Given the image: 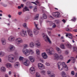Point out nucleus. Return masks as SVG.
<instances>
[{
	"mask_svg": "<svg viewBox=\"0 0 77 77\" xmlns=\"http://www.w3.org/2000/svg\"><path fill=\"white\" fill-rule=\"evenodd\" d=\"M58 68L59 70H62L64 68L66 71L68 70V68L67 66L66 65L65 63L64 62H63L62 63L61 62H59L57 63Z\"/></svg>",
	"mask_w": 77,
	"mask_h": 77,
	"instance_id": "nucleus-1",
	"label": "nucleus"
},
{
	"mask_svg": "<svg viewBox=\"0 0 77 77\" xmlns=\"http://www.w3.org/2000/svg\"><path fill=\"white\" fill-rule=\"evenodd\" d=\"M22 52L24 54H25L26 56H29L30 53H31V54H34V51H33L32 50H29L25 48H23L22 50Z\"/></svg>",
	"mask_w": 77,
	"mask_h": 77,
	"instance_id": "nucleus-2",
	"label": "nucleus"
},
{
	"mask_svg": "<svg viewBox=\"0 0 77 77\" xmlns=\"http://www.w3.org/2000/svg\"><path fill=\"white\" fill-rule=\"evenodd\" d=\"M15 41H16V44L17 45L20 44L21 43H23V40L21 38H16Z\"/></svg>",
	"mask_w": 77,
	"mask_h": 77,
	"instance_id": "nucleus-3",
	"label": "nucleus"
},
{
	"mask_svg": "<svg viewBox=\"0 0 77 77\" xmlns=\"http://www.w3.org/2000/svg\"><path fill=\"white\" fill-rule=\"evenodd\" d=\"M52 15L53 17H56V18H60V13L58 12L53 13Z\"/></svg>",
	"mask_w": 77,
	"mask_h": 77,
	"instance_id": "nucleus-4",
	"label": "nucleus"
},
{
	"mask_svg": "<svg viewBox=\"0 0 77 77\" xmlns=\"http://www.w3.org/2000/svg\"><path fill=\"white\" fill-rule=\"evenodd\" d=\"M54 57L56 59H57V60H59V59L62 60V59H63V56H62V55H60L59 56V55L57 54H55Z\"/></svg>",
	"mask_w": 77,
	"mask_h": 77,
	"instance_id": "nucleus-5",
	"label": "nucleus"
},
{
	"mask_svg": "<svg viewBox=\"0 0 77 77\" xmlns=\"http://www.w3.org/2000/svg\"><path fill=\"white\" fill-rule=\"evenodd\" d=\"M14 56L13 54H11L8 56V60L10 62H14L13 60H14Z\"/></svg>",
	"mask_w": 77,
	"mask_h": 77,
	"instance_id": "nucleus-6",
	"label": "nucleus"
},
{
	"mask_svg": "<svg viewBox=\"0 0 77 77\" xmlns=\"http://www.w3.org/2000/svg\"><path fill=\"white\" fill-rule=\"evenodd\" d=\"M46 51L50 54H53L54 53V50L52 48H50L49 49H47L46 50Z\"/></svg>",
	"mask_w": 77,
	"mask_h": 77,
	"instance_id": "nucleus-7",
	"label": "nucleus"
},
{
	"mask_svg": "<svg viewBox=\"0 0 77 77\" xmlns=\"http://www.w3.org/2000/svg\"><path fill=\"white\" fill-rule=\"evenodd\" d=\"M20 34L23 37H26L27 36V32L26 31L22 30L20 33Z\"/></svg>",
	"mask_w": 77,
	"mask_h": 77,
	"instance_id": "nucleus-8",
	"label": "nucleus"
},
{
	"mask_svg": "<svg viewBox=\"0 0 77 77\" xmlns=\"http://www.w3.org/2000/svg\"><path fill=\"white\" fill-rule=\"evenodd\" d=\"M43 38L44 39H45L46 41H47V40H46V39H47L49 43H50V44H51V41L50 39V38L48 37V36L46 35H44V36H43Z\"/></svg>",
	"mask_w": 77,
	"mask_h": 77,
	"instance_id": "nucleus-9",
	"label": "nucleus"
},
{
	"mask_svg": "<svg viewBox=\"0 0 77 77\" xmlns=\"http://www.w3.org/2000/svg\"><path fill=\"white\" fill-rule=\"evenodd\" d=\"M29 71L32 74H34L35 72V69L34 67H31L29 69Z\"/></svg>",
	"mask_w": 77,
	"mask_h": 77,
	"instance_id": "nucleus-10",
	"label": "nucleus"
},
{
	"mask_svg": "<svg viewBox=\"0 0 77 77\" xmlns=\"http://www.w3.org/2000/svg\"><path fill=\"white\" fill-rule=\"evenodd\" d=\"M38 66L40 69H44L45 68L44 65L41 63H38Z\"/></svg>",
	"mask_w": 77,
	"mask_h": 77,
	"instance_id": "nucleus-11",
	"label": "nucleus"
},
{
	"mask_svg": "<svg viewBox=\"0 0 77 77\" xmlns=\"http://www.w3.org/2000/svg\"><path fill=\"white\" fill-rule=\"evenodd\" d=\"M8 41L10 42H12L15 40V37L12 35H11L8 38Z\"/></svg>",
	"mask_w": 77,
	"mask_h": 77,
	"instance_id": "nucleus-12",
	"label": "nucleus"
},
{
	"mask_svg": "<svg viewBox=\"0 0 77 77\" xmlns=\"http://www.w3.org/2000/svg\"><path fill=\"white\" fill-rule=\"evenodd\" d=\"M27 32L29 35L30 37H33V32L31 30L28 29L27 30Z\"/></svg>",
	"mask_w": 77,
	"mask_h": 77,
	"instance_id": "nucleus-13",
	"label": "nucleus"
},
{
	"mask_svg": "<svg viewBox=\"0 0 77 77\" xmlns=\"http://www.w3.org/2000/svg\"><path fill=\"white\" fill-rule=\"evenodd\" d=\"M5 66H6L7 68H11L12 67V64L9 63L6 64Z\"/></svg>",
	"mask_w": 77,
	"mask_h": 77,
	"instance_id": "nucleus-14",
	"label": "nucleus"
},
{
	"mask_svg": "<svg viewBox=\"0 0 77 77\" xmlns=\"http://www.w3.org/2000/svg\"><path fill=\"white\" fill-rule=\"evenodd\" d=\"M42 56L44 59H47V58L48 57V56H47V54H46L45 52L42 53Z\"/></svg>",
	"mask_w": 77,
	"mask_h": 77,
	"instance_id": "nucleus-15",
	"label": "nucleus"
},
{
	"mask_svg": "<svg viewBox=\"0 0 77 77\" xmlns=\"http://www.w3.org/2000/svg\"><path fill=\"white\" fill-rule=\"evenodd\" d=\"M9 49L10 51H12L15 50V47L12 45H10L9 47Z\"/></svg>",
	"mask_w": 77,
	"mask_h": 77,
	"instance_id": "nucleus-16",
	"label": "nucleus"
},
{
	"mask_svg": "<svg viewBox=\"0 0 77 77\" xmlns=\"http://www.w3.org/2000/svg\"><path fill=\"white\" fill-rule=\"evenodd\" d=\"M33 33L35 35H37L39 33V31L35 29H34L33 30Z\"/></svg>",
	"mask_w": 77,
	"mask_h": 77,
	"instance_id": "nucleus-17",
	"label": "nucleus"
},
{
	"mask_svg": "<svg viewBox=\"0 0 77 77\" xmlns=\"http://www.w3.org/2000/svg\"><path fill=\"white\" fill-rule=\"evenodd\" d=\"M29 59L32 62H34L35 59L32 56H29Z\"/></svg>",
	"mask_w": 77,
	"mask_h": 77,
	"instance_id": "nucleus-18",
	"label": "nucleus"
},
{
	"mask_svg": "<svg viewBox=\"0 0 77 77\" xmlns=\"http://www.w3.org/2000/svg\"><path fill=\"white\" fill-rule=\"evenodd\" d=\"M2 42L3 45H5V44H6V39L4 38H2Z\"/></svg>",
	"mask_w": 77,
	"mask_h": 77,
	"instance_id": "nucleus-19",
	"label": "nucleus"
},
{
	"mask_svg": "<svg viewBox=\"0 0 77 77\" xmlns=\"http://www.w3.org/2000/svg\"><path fill=\"white\" fill-rule=\"evenodd\" d=\"M19 65H20V63L19 62H16L15 63L14 65V67L15 68H18Z\"/></svg>",
	"mask_w": 77,
	"mask_h": 77,
	"instance_id": "nucleus-20",
	"label": "nucleus"
},
{
	"mask_svg": "<svg viewBox=\"0 0 77 77\" xmlns=\"http://www.w3.org/2000/svg\"><path fill=\"white\" fill-rule=\"evenodd\" d=\"M39 24L38 23H36L35 22H34V26H35L36 29L37 30H40V29L38 28V26Z\"/></svg>",
	"mask_w": 77,
	"mask_h": 77,
	"instance_id": "nucleus-21",
	"label": "nucleus"
},
{
	"mask_svg": "<svg viewBox=\"0 0 77 77\" xmlns=\"http://www.w3.org/2000/svg\"><path fill=\"white\" fill-rule=\"evenodd\" d=\"M23 65H25V66H29V63L28 62V61L27 60H26V61L25 62H23Z\"/></svg>",
	"mask_w": 77,
	"mask_h": 77,
	"instance_id": "nucleus-22",
	"label": "nucleus"
},
{
	"mask_svg": "<svg viewBox=\"0 0 77 77\" xmlns=\"http://www.w3.org/2000/svg\"><path fill=\"white\" fill-rule=\"evenodd\" d=\"M1 72H4L6 71V68L4 66H2L1 68Z\"/></svg>",
	"mask_w": 77,
	"mask_h": 77,
	"instance_id": "nucleus-23",
	"label": "nucleus"
},
{
	"mask_svg": "<svg viewBox=\"0 0 77 77\" xmlns=\"http://www.w3.org/2000/svg\"><path fill=\"white\" fill-rule=\"evenodd\" d=\"M34 46H35V45L34 44V43L33 42H31L29 43V46L31 48H33L34 47Z\"/></svg>",
	"mask_w": 77,
	"mask_h": 77,
	"instance_id": "nucleus-24",
	"label": "nucleus"
},
{
	"mask_svg": "<svg viewBox=\"0 0 77 77\" xmlns=\"http://www.w3.org/2000/svg\"><path fill=\"white\" fill-rule=\"evenodd\" d=\"M35 45L38 48H40L41 47V43L39 42L36 43Z\"/></svg>",
	"mask_w": 77,
	"mask_h": 77,
	"instance_id": "nucleus-25",
	"label": "nucleus"
},
{
	"mask_svg": "<svg viewBox=\"0 0 77 77\" xmlns=\"http://www.w3.org/2000/svg\"><path fill=\"white\" fill-rule=\"evenodd\" d=\"M43 21V18L42 17H41L39 19V22L40 23V25L41 26H42V23Z\"/></svg>",
	"mask_w": 77,
	"mask_h": 77,
	"instance_id": "nucleus-26",
	"label": "nucleus"
},
{
	"mask_svg": "<svg viewBox=\"0 0 77 77\" xmlns=\"http://www.w3.org/2000/svg\"><path fill=\"white\" fill-rule=\"evenodd\" d=\"M61 75L62 77H67L66 75V73L64 72H63L61 73Z\"/></svg>",
	"mask_w": 77,
	"mask_h": 77,
	"instance_id": "nucleus-27",
	"label": "nucleus"
},
{
	"mask_svg": "<svg viewBox=\"0 0 77 77\" xmlns=\"http://www.w3.org/2000/svg\"><path fill=\"white\" fill-rule=\"evenodd\" d=\"M23 12H25V11H29V9L28 8L25 7V8H24L23 10Z\"/></svg>",
	"mask_w": 77,
	"mask_h": 77,
	"instance_id": "nucleus-28",
	"label": "nucleus"
},
{
	"mask_svg": "<svg viewBox=\"0 0 77 77\" xmlns=\"http://www.w3.org/2000/svg\"><path fill=\"white\" fill-rule=\"evenodd\" d=\"M39 14H37L36 17H34V20H38V19L39 18Z\"/></svg>",
	"mask_w": 77,
	"mask_h": 77,
	"instance_id": "nucleus-29",
	"label": "nucleus"
},
{
	"mask_svg": "<svg viewBox=\"0 0 77 77\" xmlns=\"http://www.w3.org/2000/svg\"><path fill=\"white\" fill-rule=\"evenodd\" d=\"M31 3H32V4H34V5H37V4H39V2H38V1H36V2H31Z\"/></svg>",
	"mask_w": 77,
	"mask_h": 77,
	"instance_id": "nucleus-30",
	"label": "nucleus"
},
{
	"mask_svg": "<svg viewBox=\"0 0 77 77\" xmlns=\"http://www.w3.org/2000/svg\"><path fill=\"white\" fill-rule=\"evenodd\" d=\"M60 47L62 49H65V46L64 45V44H61Z\"/></svg>",
	"mask_w": 77,
	"mask_h": 77,
	"instance_id": "nucleus-31",
	"label": "nucleus"
},
{
	"mask_svg": "<svg viewBox=\"0 0 77 77\" xmlns=\"http://www.w3.org/2000/svg\"><path fill=\"white\" fill-rule=\"evenodd\" d=\"M66 46L68 47V48H71L72 47V46L70 43H67L66 45Z\"/></svg>",
	"mask_w": 77,
	"mask_h": 77,
	"instance_id": "nucleus-32",
	"label": "nucleus"
},
{
	"mask_svg": "<svg viewBox=\"0 0 77 77\" xmlns=\"http://www.w3.org/2000/svg\"><path fill=\"white\" fill-rule=\"evenodd\" d=\"M68 37L69 38V39H72V38H73V37H72V34L70 33V34H69V36Z\"/></svg>",
	"mask_w": 77,
	"mask_h": 77,
	"instance_id": "nucleus-33",
	"label": "nucleus"
},
{
	"mask_svg": "<svg viewBox=\"0 0 77 77\" xmlns=\"http://www.w3.org/2000/svg\"><path fill=\"white\" fill-rule=\"evenodd\" d=\"M42 17L44 19H47V15L45 14H44L42 15Z\"/></svg>",
	"mask_w": 77,
	"mask_h": 77,
	"instance_id": "nucleus-34",
	"label": "nucleus"
},
{
	"mask_svg": "<svg viewBox=\"0 0 77 77\" xmlns=\"http://www.w3.org/2000/svg\"><path fill=\"white\" fill-rule=\"evenodd\" d=\"M33 11L34 12H36L37 11V6H35L33 7Z\"/></svg>",
	"mask_w": 77,
	"mask_h": 77,
	"instance_id": "nucleus-35",
	"label": "nucleus"
},
{
	"mask_svg": "<svg viewBox=\"0 0 77 77\" xmlns=\"http://www.w3.org/2000/svg\"><path fill=\"white\" fill-rule=\"evenodd\" d=\"M23 59H24V57L21 56H20L19 58V60H20V61H21V60H23Z\"/></svg>",
	"mask_w": 77,
	"mask_h": 77,
	"instance_id": "nucleus-36",
	"label": "nucleus"
},
{
	"mask_svg": "<svg viewBox=\"0 0 77 77\" xmlns=\"http://www.w3.org/2000/svg\"><path fill=\"white\" fill-rule=\"evenodd\" d=\"M36 77H41V75H40L38 73V72H37L36 73Z\"/></svg>",
	"mask_w": 77,
	"mask_h": 77,
	"instance_id": "nucleus-37",
	"label": "nucleus"
},
{
	"mask_svg": "<svg viewBox=\"0 0 77 77\" xmlns=\"http://www.w3.org/2000/svg\"><path fill=\"white\" fill-rule=\"evenodd\" d=\"M36 52L37 54H38V55H39L40 52H39V49H37L36 50Z\"/></svg>",
	"mask_w": 77,
	"mask_h": 77,
	"instance_id": "nucleus-38",
	"label": "nucleus"
},
{
	"mask_svg": "<svg viewBox=\"0 0 77 77\" xmlns=\"http://www.w3.org/2000/svg\"><path fill=\"white\" fill-rule=\"evenodd\" d=\"M50 77H55V74L52 73L50 75Z\"/></svg>",
	"mask_w": 77,
	"mask_h": 77,
	"instance_id": "nucleus-39",
	"label": "nucleus"
},
{
	"mask_svg": "<svg viewBox=\"0 0 77 77\" xmlns=\"http://www.w3.org/2000/svg\"><path fill=\"white\" fill-rule=\"evenodd\" d=\"M52 27L53 29H54V28H55V27H56V25L55 24V23H54L52 25Z\"/></svg>",
	"mask_w": 77,
	"mask_h": 77,
	"instance_id": "nucleus-40",
	"label": "nucleus"
},
{
	"mask_svg": "<svg viewBox=\"0 0 77 77\" xmlns=\"http://www.w3.org/2000/svg\"><path fill=\"white\" fill-rule=\"evenodd\" d=\"M56 49L57 51H59L60 50V49L57 46L56 47Z\"/></svg>",
	"mask_w": 77,
	"mask_h": 77,
	"instance_id": "nucleus-41",
	"label": "nucleus"
},
{
	"mask_svg": "<svg viewBox=\"0 0 77 77\" xmlns=\"http://www.w3.org/2000/svg\"><path fill=\"white\" fill-rule=\"evenodd\" d=\"M70 29H71V28H66V31H68V32H70L71 31V30H70Z\"/></svg>",
	"mask_w": 77,
	"mask_h": 77,
	"instance_id": "nucleus-42",
	"label": "nucleus"
},
{
	"mask_svg": "<svg viewBox=\"0 0 77 77\" xmlns=\"http://www.w3.org/2000/svg\"><path fill=\"white\" fill-rule=\"evenodd\" d=\"M23 26L24 27L26 28L27 27V24L26 23H24L23 24Z\"/></svg>",
	"mask_w": 77,
	"mask_h": 77,
	"instance_id": "nucleus-43",
	"label": "nucleus"
},
{
	"mask_svg": "<svg viewBox=\"0 0 77 77\" xmlns=\"http://www.w3.org/2000/svg\"><path fill=\"white\" fill-rule=\"evenodd\" d=\"M71 20L73 21H74V22H75V21L76 20V18H75V17H74L73 18V19Z\"/></svg>",
	"mask_w": 77,
	"mask_h": 77,
	"instance_id": "nucleus-44",
	"label": "nucleus"
},
{
	"mask_svg": "<svg viewBox=\"0 0 77 77\" xmlns=\"http://www.w3.org/2000/svg\"><path fill=\"white\" fill-rule=\"evenodd\" d=\"M49 23L50 26H52L54 23H53V22L51 21H50Z\"/></svg>",
	"mask_w": 77,
	"mask_h": 77,
	"instance_id": "nucleus-45",
	"label": "nucleus"
},
{
	"mask_svg": "<svg viewBox=\"0 0 77 77\" xmlns=\"http://www.w3.org/2000/svg\"><path fill=\"white\" fill-rule=\"evenodd\" d=\"M71 74L72 75H74V74H75V73H74V71H72L71 72Z\"/></svg>",
	"mask_w": 77,
	"mask_h": 77,
	"instance_id": "nucleus-46",
	"label": "nucleus"
},
{
	"mask_svg": "<svg viewBox=\"0 0 77 77\" xmlns=\"http://www.w3.org/2000/svg\"><path fill=\"white\" fill-rule=\"evenodd\" d=\"M28 47V45L27 44H25L23 45L24 48H27Z\"/></svg>",
	"mask_w": 77,
	"mask_h": 77,
	"instance_id": "nucleus-47",
	"label": "nucleus"
},
{
	"mask_svg": "<svg viewBox=\"0 0 77 77\" xmlns=\"http://www.w3.org/2000/svg\"><path fill=\"white\" fill-rule=\"evenodd\" d=\"M48 35H49L50 36H51V31H48Z\"/></svg>",
	"mask_w": 77,
	"mask_h": 77,
	"instance_id": "nucleus-48",
	"label": "nucleus"
},
{
	"mask_svg": "<svg viewBox=\"0 0 77 77\" xmlns=\"http://www.w3.org/2000/svg\"><path fill=\"white\" fill-rule=\"evenodd\" d=\"M45 64L46 65H47V66H50V64L48 62H46L45 63Z\"/></svg>",
	"mask_w": 77,
	"mask_h": 77,
	"instance_id": "nucleus-49",
	"label": "nucleus"
},
{
	"mask_svg": "<svg viewBox=\"0 0 77 77\" xmlns=\"http://www.w3.org/2000/svg\"><path fill=\"white\" fill-rule=\"evenodd\" d=\"M2 6L5 7H7L8 6V5L6 4H4Z\"/></svg>",
	"mask_w": 77,
	"mask_h": 77,
	"instance_id": "nucleus-50",
	"label": "nucleus"
},
{
	"mask_svg": "<svg viewBox=\"0 0 77 77\" xmlns=\"http://www.w3.org/2000/svg\"><path fill=\"white\" fill-rule=\"evenodd\" d=\"M41 73H42L43 74H44V73H45V70H42L41 71Z\"/></svg>",
	"mask_w": 77,
	"mask_h": 77,
	"instance_id": "nucleus-51",
	"label": "nucleus"
},
{
	"mask_svg": "<svg viewBox=\"0 0 77 77\" xmlns=\"http://www.w3.org/2000/svg\"><path fill=\"white\" fill-rule=\"evenodd\" d=\"M66 37H68V36H69V34H70V33H66Z\"/></svg>",
	"mask_w": 77,
	"mask_h": 77,
	"instance_id": "nucleus-52",
	"label": "nucleus"
},
{
	"mask_svg": "<svg viewBox=\"0 0 77 77\" xmlns=\"http://www.w3.org/2000/svg\"><path fill=\"white\" fill-rule=\"evenodd\" d=\"M47 29L48 31V30H52V28H47Z\"/></svg>",
	"mask_w": 77,
	"mask_h": 77,
	"instance_id": "nucleus-53",
	"label": "nucleus"
},
{
	"mask_svg": "<svg viewBox=\"0 0 77 77\" xmlns=\"http://www.w3.org/2000/svg\"><path fill=\"white\" fill-rule=\"evenodd\" d=\"M47 74L48 75H49V74H51V72L50 71H47Z\"/></svg>",
	"mask_w": 77,
	"mask_h": 77,
	"instance_id": "nucleus-54",
	"label": "nucleus"
},
{
	"mask_svg": "<svg viewBox=\"0 0 77 77\" xmlns=\"http://www.w3.org/2000/svg\"><path fill=\"white\" fill-rule=\"evenodd\" d=\"M58 53H59L60 54V53H62V51L60 49V50L59 51H57Z\"/></svg>",
	"mask_w": 77,
	"mask_h": 77,
	"instance_id": "nucleus-55",
	"label": "nucleus"
},
{
	"mask_svg": "<svg viewBox=\"0 0 77 77\" xmlns=\"http://www.w3.org/2000/svg\"><path fill=\"white\" fill-rule=\"evenodd\" d=\"M70 61H71V60L69 59V60H68L67 62H66V63H69V62H70Z\"/></svg>",
	"mask_w": 77,
	"mask_h": 77,
	"instance_id": "nucleus-56",
	"label": "nucleus"
},
{
	"mask_svg": "<svg viewBox=\"0 0 77 77\" xmlns=\"http://www.w3.org/2000/svg\"><path fill=\"white\" fill-rule=\"evenodd\" d=\"M21 14H22V12H19L18 13V14L19 15H21Z\"/></svg>",
	"mask_w": 77,
	"mask_h": 77,
	"instance_id": "nucleus-57",
	"label": "nucleus"
},
{
	"mask_svg": "<svg viewBox=\"0 0 77 77\" xmlns=\"http://www.w3.org/2000/svg\"><path fill=\"white\" fill-rule=\"evenodd\" d=\"M8 17L9 18H11V17H12V16H11V15L10 14H8Z\"/></svg>",
	"mask_w": 77,
	"mask_h": 77,
	"instance_id": "nucleus-58",
	"label": "nucleus"
},
{
	"mask_svg": "<svg viewBox=\"0 0 77 77\" xmlns=\"http://www.w3.org/2000/svg\"><path fill=\"white\" fill-rule=\"evenodd\" d=\"M62 21H63V23H66V21H65V20H64V19H63L62 20Z\"/></svg>",
	"mask_w": 77,
	"mask_h": 77,
	"instance_id": "nucleus-59",
	"label": "nucleus"
},
{
	"mask_svg": "<svg viewBox=\"0 0 77 77\" xmlns=\"http://www.w3.org/2000/svg\"><path fill=\"white\" fill-rule=\"evenodd\" d=\"M73 31L74 32H77V29H75L73 30Z\"/></svg>",
	"mask_w": 77,
	"mask_h": 77,
	"instance_id": "nucleus-60",
	"label": "nucleus"
},
{
	"mask_svg": "<svg viewBox=\"0 0 77 77\" xmlns=\"http://www.w3.org/2000/svg\"><path fill=\"white\" fill-rule=\"evenodd\" d=\"M4 53L3 52H0V55H1V54H3Z\"/></svg>",
	"mask_w": 77,
	"mask_h": 77,
	"instance_id": "nucleus-61",
	"label": "nucleus"
},
{
	"mask_svg": "<svg viewBox=\"0 0 77 77\" xmlns=\"http://www.w3.org/2000/svg\"><path fill=\"white\" fill-rule=\"evenodd\" d=\"M8 74H9V75H11V71H9L8 72Z\"/></svg>",
	"mask_w": 77,
	"mask_h": 77,
	"instance_id": "nucleus-62",
	"label": "nucleus"
},
{
	"mask_svg": "<svg viewBox=\"0 0 77 77\" xmlns=\"http://www.w3.org/2000/svg\"><path fill=\"white\" fill-rule=\"evenodd\" d=\"M75 51H76L77 52V47L76 48H75Z\"/></svg>",
	"mask_w": 77,
	"mask_h": 77,
	"instance_id": "nucleus-63",
	"label": "nucleus"
},
{
	"mask_svg": "<svg viewBox=\"0 0 77 77\" xmlns=\"http://www.w3.org/2000/svg\"><path fill=\"white\" fill-rule=\"evenodd\" d=\"M75 77H77V73H76L75 74Z\"/></svg>",
	"mask_w": 77,
	"mask_h": 77,
	"instance_id": "nucleus-64",
	"label": "nucleus"
}]
</instances>
